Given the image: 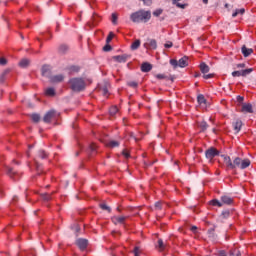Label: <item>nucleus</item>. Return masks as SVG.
<instances>
[{"mask_svg": "<svg viewBox=\"0 0 256 256\" xmlns=\"http://www.w3.org/2000/svg\"><path fill=\"white\" fill-rule=\"evenodd\" d=\"M163 14V9H157L153 12L154 17H159Z\"/></svg>", "mask_w": 256, "mask_h": 256, "instance_id": "a18cd8bd", "label": "nucleus"}, {"mask_svg": "<svg viewBox=\"0 0 256 256\" xmlns=\"http://www.w3.org/2000/svg\"><path fill=\"white\" fill-rule=\"evenodd\" d=\"M139 47H141V40L137 39V40H135V41L131 44L130 49H131L132 51H137V49H139Z\"/></svg>", "mask_w": 256, "mask_h": 256, "instance_id": "393cba45", "label": "nucleus"}, {"mask_svg": "<svg viewBox=\"0 0 256 256\" xmlns=\"http://www.w3.org/2000/svg\"><path fill=\"white\" fill-rule=\"evenodd\" d=\"M210 205H212L213 207H223V205H233V198L227 195H224V196H221V201H219L218 199L211 200Z\"/></svg>", "mask_w": 256, "mask_h": 256, "instance_id": "20e7f679", "label": "nucleus"}, {"mask_svg": "<svg viewBox=\"0 0 256 256\" xmlns=\"http://www.w3.org/2000/svg\"><path fill=\"white\" fill-rule=\"evenodd\" d=\"M200 71L201 73H203V75H205V73H209L210 71L209 65H207L205 62H202L200 64Z\"/></svg>", "mask_w": 256, "mask_h": 256, "instance_id": "b1692460", "label": "nucleus"}, {"mask_svg": "<svg viewBox=\"0 0 256 256\" xmlns=\"http://www.w3.org/2000/svg\"><path fill=\"white\" fill-rule=\"evenodd\" d=\"M242 111L244 113H253V105H251V103L243 104L242 105Z\"/></svg>", "mask_w": 256, "mask_h": 256, "instance_id": "4be33fe9", "label": "nucleus"}, {"mask_svg": "<svg viewBox=\"0 0 256 256\" xmlns=\"http://www.w3.org/2000/svg\"><path fill=\"white\" fill-rule=\"evenodd\" d=\"M241 51L244 57H249L253 53V48H247V46L243 45Z\"/></svg>", "mask_w": 256, "mask_h": 256, "instance_id": "aec40b11", "label": "nucleus"}, {"mask_svg": "<svg viewBox=\"0 0 256 256\" xmlns=\"http://www.w3.org/2000/svg\"><path fill=\"white\" fill-rule=\"evenodd\" d=\"M112 23L113 25H117V14L115 13L112 14Z\"/></svg>", "mask_w": 256, "mask_h": 256, "instance_id": "603ef678", "label": "nucleus"}, {"mask_svg": "<svg viewBox=\"0 0 256 256\" xmlns=\"http://www.w3.org/2000/svg\"><path fill=\"white\" fill-rule=\"evenodd\" d=\"M229 256H241V251H239L238 249L230 250Z\"/></svg>", "mask_w": 256, "mask_h": 256, "instance_id": "ea45409f", "label": "nucleus"}, {"mask_svg": "<svg viewBox=\"0 0 256 256\" xmlns=\"http://www.w3.org/2000/svg\"><path fill=\"white\" fill-rule=\"evenodd\" d=\"M18 65L22 69H27V67H29V65H31V60L29 58H23V59L20 60Z\"/></svg>", "mask_w": 256, "mask_h": 256, "instance_id": "dca6fc26", "label": "nucleus"}, {"mask_svg": "<svg viewBox=\"0 0 256 256\" xmlns=\"http://www.w3.org/2000/svg\"><path fill=\"white\" fill-rule=\"evenodd\" d=\"M232 125L234 127V131L239 133V131H241V127H243V121H241V119H237Z\"/></svg>", "mask_w": 256, "mask_h": 256, "instance_id": "6ab92c4d", "label": "nucleus"}, {"mask_svg": "<svg viewBox=\"0 0 256 256\" xmlns=\"http://www.w3.org/2000/svg\"><path fill=\"white\" fill-rule=\"evenodd\" d=\"M230 215H231V211L226 210L221 213L220 217H222V219H229Z\"/></svg>", "mask_w": 256, "mask_h": 256, "instance_id": "c9c22d12", "label": "nucleus"}, {"mask_svg": "<svg viewBox=\"0 0 256 256\" xmlns=\"http://www.w3.org/2000/svg\"><path fill=\"white\" fill-rule=\"evenodd\" d=\"M176 7H178L179 9H185L187 7V4H181V3H177Z\"/></svg>", "mask_w": 256, "mask_h": 256, "instance_id": "6e6d98bb", "label": "nucleus"}, {"mask_svg": "<svg viewBox=\"0 0 256 256\" xmlns=\"http://www.w3.org/2000/svg\"><path fill=\"white\" fill-rule=\"evenodd\" d=\"M5 171L8 177H10V179H13V181H19L21 177L19 172L15 171L12 167L9 166H5Z\"/></svg>", "mask_w": 256, "mask_h": 256, "instance_id": "423d86ee", "label": "nucleus"}, {"mask_svg": "<svg viewBox=\"0 0 256 256\" xmlns=\"http://www.w3.org/2000/svg\"><path fill=\"white\" fill-rule=\"evenodd\" d=\"M113 37H115V34L113 32H109L106 38V43L109 44L111 41H113Z\"/></svg>", "mask_w": 256, "mask_h": 256, "instance_id": "37998d69", "label": "nucleus"}, {"mask_svg": "<svg viewBox=\"0 0 256 256\" xmlns=\"http://www.w3.org/2000/svg\"><path fill=\"white\" fill-rule=\"evenodd\" d=\"M238 103H243L245 101V98L243 96H237Z\"/></svg>", "mask_w": 256, "mask_h": 256, "instance_id": "13d9d810", "label": "nucleus"}, {"mask_svg": "<svg viewBox=\"0 0 256 256\" xmlns=\"http://www.w3.org/2000/svg\"><path fill=\"white\" fill-rule=\"evenodd\" d=\"M88 151H89L90 153H93L94 151H97V146H96L94 143H92V144L89 146Z\"/></svg>", "mask_w": 256, "mask_h": 256, "instance_id": "de8ad7c7", "label": "nucleus"}, {"mask_svg": "<svg viewBox=\"0 0 256 256\" xmlns=\"http://www.w3.org/2000/svg\"><path fill=\"white\" fill-rule=\"evenodd\" d=\"M133 23H147L151 20V10H139L130 15Z\"/></svg>", "mask_w": 256, "mask_h": 256, "instance_id": "f03ea898", "label": "nucleus"}, {"mask_svg": "<svg viewBox=\"0 0 256 256\" xmlns=\"http://www.w3.org/2000/svg\"><path fill=\"white\" fill-rule=\"evenodd\" d=\"M71 228L74 229V231L76 233V237H79V232L81 231V226H79V224H74Z\"/></svg>", "mask_w": 256, "mask_h": 256, "instance_id": "e433bc0d", "label": "nucleus"}, {"mask_svg": "<svg viewBox=\"0 0 256 256\" xmlns=\"http://www.w3.org/2000/svg\"><path fill=\"white\" fill-rule=\"evenodd\" d=\"M218 255H219V256H227V252H225V250H220V251L218 252Z\"/></svg>", "mask_w": 256, "mask_h": 256, "instance_id": "bf43d9fd", "label": "nucleus"}, {"mask_svg": "<svg viewBox=\"0 0 256 256\" xmlns=\"http://www.w3.org/2000/svg\"><path fill=\"white\" fill-rule=\"evenodd\" d=\"M155 207H156V209H161V204H160L159 202H157V203L155 204Z\"/></svg>", "mask_w": 256, "mask_h": 256, "instance_id": "338daca9", "label": "nucleus"}, {"mask_svg": "<svg viewBox=\"0 0 256 256\" xmlns=\"http://www.w3.org/2000/svg\"><path fill=\"white\" fill-rule=\"evenodd\" d=\"M119 111V108H117V106H112L109 110V113L112 117H114V115H117Z\"/></svg>", "mask_w": 256, "mask_h": 256, "instance_id": "473e14b6", "label": "nucleus"}, {"mask_svg": "<svg viewBox=\"0 0 256 256\" xmlns=\"http://www.w3.org/2000/svg\"><path fill=\"white\" fill-rule=\"evenodd\" d=\"M0 65H7V60L5 58H0Z\"/></svg>", "mask_w": 256, "mask_h": 256, "instance_id": "4d7b16f0", "label": "nucleus"}, {"mask_svg": "<svg viewBox=\"0 0 256 256\" xmlns=\"http://www.w3.org/2000/svg\"><path fill=\"white\" fill-rule=\"evenodd\" d=\"M19 201V198L17 196H14L12 199V203H17Z\"/></svg>", "mask_w": 256, "mask_h": 256, "instance_id": "69168bd1", "label": "nucleus"}, {"mask_svg": "<svg viewBox=\"0 0 256 256\" xmlns=\"http://www.w3.org/2000/svg\"><path fill=\"white\" fill-rule=\"evenodd\" d=\"M80 69L81 68L79 66H70L69 67L70 73H79Z\"/></svg>", "mask_w": 256, "mask_h": 256, "instance_id": "58836bf2", "label": "nucleus"}, {"mask_svg": "<svg viewBox=\"0 0 256 256\" xmlns=\"http://www.w3.org/2000/svg\"><path fill=\"white\" fill-rule=\"evenodd\" d=\"M38 156L40 159H47V152H45V150H39Z\"/></svg>", "mask_w": 256, "mask_h": 256, "instance_id": "a19ab883", "label": "nucleus"}, {"mask_svg": "<svg viewBox=\"0 0 256 256\" xmlns=\"http://www.w3.org/2000/svg\"><path fill=\"white\" fill-rule=\"evenodd\" d=\"M208 233L213 237V235H215V228H210Z\"/></svg>", "mask_w": 256, "mask_h": 256, "instance_id": "052dcab7", "label": "nucleus"}, {"mask_svg": "<svg viewBox=\"0 0 256 256\" xmlns=\"http://www.w3.org/2000/svg\"><path fill=\"white\" fill-rule=\"evenodd\" d=\"M99 23V16L97 14H93L92 16V25L95 26Z\"/></svg>", "mask_w": 256, "mask_h": 256, "instance_id": "79ce46f5", "label": "nucleus"}, {"mask_svg": "<svg viewBox=\"0 0 256 256\" xmlns=\"http://www.w3.org/2000/svg\"><path fill=\"white\" fill-rule=\"evenodd\" d=\"M40 197H42L43 201H51L52 199L51 194L47 193L40 194Z\"/></svg>", "mask_w": 256, "mask_h": 256, "instance_id": "4c0bfd02", "label": "nucleus"}, {"mask_svg": "<svg viewBox=\"0 0 256 256\" xmlns=\"http://www.w3.org/2000/svg\"><path fill=\"white\" fill-rule=\"evenodd\" d=\"M129 57H131V55L123 54V55L113 56L112 59L114 61H117V63H127V59H129Z\"/></svg>", "mask_w": 256, "mask_h": 256, "instance_id": "f8f14e48", "label": "nucleus"}, {"mask_svg": "<svg viewBox=\"0 0 256 256\" xmlns=\"http://www.w3.org/2000/svg\"><path fill=\"white\" fill-rule=\"evenodd\" d=\"M106 147H110L111 149L119 147V141L111 140L106 144Z\"/></svg>", "mask_w": 256, "mask_h": 256, "instance_id": "bb28decb", "label": "nucleus"}, {"mask_svg": "<svg viewBox=\"0 0 256 256\" xmlns=\"http://www.w3.org/2000/svg\"><path fill=\"white\" fill-rule=\"evenodd\" d=\"M100 209H102V211H107L108 213H111V207L107 206V204L105 203H101L99 204Z\"/></svg>", "mask_w": 256, "mask_h": 256, "instance_id": "7c9ffc66", "label": "nucleus"}, {"mask_svg": "<svg viewBox=\"0 0 256 256\" xmlns=\"http://www.w3.org/2000/svg\"><path fill=\"white\" fill-rule=\"evenodd\" d=\"M221 157L224 160V165H226L227 169H231L232 171H234V175H237V171L235 169H237V167L239 169H247V167H249V165H251V160L250 159H241L239 157L234 158V160H231V157L222 154Z\"/></svg>", "mask_w": 256, "mask_h": 256, "instance_id": "f257e3e1", "label": "nucleus"}, {"mask_svg": "<svg viewBox=\"0 0 256 256\" xmlns=\"http://www.w3.org/2000/svg\"><path fill=\"white\" fill-rule=\"evenodd\" d=\"M245 13V9L241 8V9H236L235 12L232 14V17H237V15H243Z\"/></svg>", "mask_w": 256, "mask_h": 256, "instance_id": "f704fd0d", "label": "nucleus"}, {"mask_svg": "<svg viewBox=\"0 0 256 256\" xmlns=\"http://www.w3.org/2000/svg\"><path fill=\"white\" fill-rule=\"evenodd\" d=\"M196 125L200 129V133H205V130L209 129V124L205 121L197 122Z\"/></svg>", "mask_w": 256, "mask_h": 256, "instance_id": "f3484780", "label": "nucleus"}, {"mask_svg": "<svg viewBox=\"0 0 256 256\" xmlns=\"http://www.w3.org/2000/svg\"><path fill=\"white\" fill-rule=\"evenodd\" d=\"M144 5H147V7H151L153 5V0H143Z\"/></svg>", "mask_w": 256, "mask_h": 256, "instance_id": "3c124183", "label": "nucleus"}, {"mask_svg": "<svg viewBox=\"0 0 256 256\" xmlns=\"http://www.w3.org/2000/svg\"><path fill=\"white\" fill-rule=\"evenodd\" d=\"M126 219H127V217H125V216L114 217L113 223H114V225H117V223H120L121 225H124V227H125Z\"/></svg>", "mask_w": 256, "mask_h": 256, "instance_id": "412c9836", "label": "nucleus"}, {"mask_svg": "<svg viewBox=\"0 0 256 256\" xmlns=\"http://www.w3.org/2000/svg\"><path fill=\"white\" fill-rule=\"evenodd\" d=\"M189 57L184 56L182 57L179 61H177L176 59H171L170 60V65H172V67H174V69H177L178 67H187L189 65Z\"/></svg>", "mask_w": 256, "mask_h": 256, "instance_id": "39448f33", "label": "nucleus"}, {"mask_svg": "<svg viewBox=\"0 0 256 256\" xmlns=\"http://www.w3.org/2000/svg\"><path fill=\"white\" fill-rule=\"evenodd\" d=\"M50 83H62V81L65 79V76L63 74L50 76Z\"/></svg>", "mask_w": 256, "mask_h": 256, "instance_id": "ddd939ff", "label": "nucleus"}, {"mask_svg": "<svg viewBox=\"0 0 256 256\" xmlns=\"http://www.w3.org/2000/svg\"><path fill=\"white\" fill-rule=\"evenodd\" d=\"M112 50H113V47L110 44L106 43V45L103 47V51H105V52H109Z\"/></svg>", "mask_w": 256, "mask_h": 256, "instance_id": "49530a36", "label": "nucleus"}, {"mask_svg": "<svg viewBox=\"0 0 256 256\" xmlns=\"http://www.w3.org/2000/svg\"><path fill=\"white\" fill-rule=\"evenodd\" d=\"M45 93L48 97H55V88H48Z\"/></svg>", "mask_w": 256, "mask_h": 256, "instance_id": "2f4dec72", "label": "nucleus"}, {"mask_svg": "<svg viewBox=\"0 0 256 256\" xmlns=\"http://www.w3.org/2000/svg\"><path fill=\"white\" fill-rule=\"evenodd\" d=\"M70 89L74 91V93H81L86 87L87 84L83 78H72L69 81Z\"/></svg>", "mask_w": 256, "mask_h": 256, "instance_id": "7ed1b4c3", "label": "nucleus"}, {"mask_svg": "<svg viewBox=\"0 0 256 256\" xmlns=\"http://www.w3.org/2000/svg\"><path fill=\"white\" fill-rule=\"evenodd\" d=\"M57 117V111L49 110L43 117L44 123H51Z\"/></svg>", "mask_w": 256, "mask_h": 256, "instance_id": "1a4fd4ad", "label": "nucleus"}, {"mask_svg": "<svg viewBox=\"0 0 256 256\" xmlns=\"http://www.w3.org/2000/svg\"><path fill=\"white\" fill-rule=\"evenodd\" d=\"M146 49H157V40L151 39L148 43L144 44Z\"/></svg>", "mask_w": 256, "mask_h": 256, "instance_id": "a211bd4d", "label": "nucleus"}, {"mask_svg": "<svg viewBox=\"0 0 256 256\" xmlns=\"http://www.w3.org/2000/svg\"><path fill=\"white\" fill-rule=\"evenodd\" d=\"M213 77H215V74H204L203 75L204 79H213Z\"/></svg>", "mask_w": 256, "mask_h": 256, "instance_id": "5fc2aeb1", "label": "nucleus"}, {"mask_svg": "<svg viewBox=\"0 0 256 256\" xmlns=\"http://www.w3.org/2000/svg\"><path fill=\"white\" fill-rule=\"evenodd\" d=\"M197 101L199 105H205V103H207V99H205V96L203 94L198 95Z\"/></svg>", "mask_w": 256, "mask_h": 256, "instance_id": "c85d7f7f", "label": "nucleus"}, {"mask_svg": "<svg viewBox=\"0 0 256 256\" xmlns=\"http://www.w3.org/2000/svg\"><path fill=\"white\" fill-rule=\"evenodd\" d=\"M67 51H69V45L67 44H61L58 48V52L60 53V55H65Z\"/></svg>", "mask_w": 256, "mask_h": 256, "instance_id": "5701e85b", "label": "nucleus"}, {"mask_svg": "<svg viewBox=\"0 0 256 256\" xmlns=\"http://www.w3.org/2000/svg\"><path fill=\"white\" fill-rule=\"evenodd\" d=\"M156 78H157V79H160V80H161V79H169V77H168L167 75H165V74H157V75H156Z\"/></svg>", "mask_w": 256, "mask_h": 256, "instance_id": "09e8293b", "label": "nucleus"}, {"mask_svg": "<svg viewBox=\"0 0 256 256\" xmlns=\"http://www.w3.org/2000/svg\"><path fill=\"white\" fill-rule=\"evenodd\" d=\"M134 255L139 256V247L134 248Z\"/></svg>", "mask_w": 256, "mask_h": 256, "instance_id": "e2e57ef3", "label": "nucleus"}, {"mask_svg": "<svg viewBox=\"0 0 256 256\" xmlns=\"http://www.w3.org/2000/svg\"><path fill=\"white\" fill-rule=\"evenodd\" d=\"M253 73V68H248L241 71L232 72V77H247V75Z\"/></svg>", "mask_w": 256, "mask_h": 256, "instance_id": "9d476101", "label": "nucleus"}, {"mask_svg": "<svg viewBox=\"0 0 256 256\" xmlns=\"http://www.w3.org/2000/svg\"><path fill=\"white\" fill-rule=\"evenodd\" d=\"M153 69V65L149 62H144L141 64V71L142 73H149Z\"/></svg>", "mask_w": 256, "mask_h": 256, "instance_id": "2eb2a0df", "label": "nucleus"}, {"mask_svg": "<svg viewBox=\"0 0 256 256\" xmlns=\"http://www.w3.org/2000/svg\"><path fill=\"white\" fill-rule=\"evenodd\" d=\"M98 89L99 91L102 92V94L105 96H107L109 94V84L107 82H104L103 85L99 84L98 85Z\"/></svg>", "mask_w": 256, "mask_h": 256, "instance_id": "4468645a", "label": "nucleus"}, {"mask_svg": "<svg viewBox=\"0 0 256 256\" xmlns=\"http://www.w3.org/2000/svg\"><path fill=\"white\" fill-rule=\"evenodd\" d=\"M34 163H35L37 175H41L43 173V170H41V164L37 160H34Z\"/></svg>", "mask_w": 256, "mask_h": 256, "instance_id": "c756f323", "label": "nucleus"}, {"mask_svg": "<svg viewBox=\"0 0 256 256\" xmlns=\"http://www.w3.org/2000/svg\"><path fill=\"white\" fill-rule=\"evenodd\" d=\"M190 231H192V233H197V226H192Z\"/></svg>", "mask_w": 256, "mask_h": 256, "instance_id": "0e129e2a", "label": "nucleus"}, {"mask_svg": "<svg viewBox=\"0 0 256 256\" xmlns=\"http://www.w3.org/2000/svg\"><path fill=\"white\" fill-rule=\"evenodd\" d=\"M245 67H246L245 63L237 64L238 69H245Z\"/></svg>", "mask_w": 256, "mask_h": 256, "instance_id": "680f3d73", "label": "nucleus"}, {"mask_svg": "<svg viewBox=\"0 0 256 256\" xmlns=\"http://www.w3.org/2000/svg\"><path fill=\"white\" fill-rule=\"evenodd\" d=\"M122 155H123L126 159H129V157H131V155L129 154V152H127L126 149H124V150L122 151Z\"/></svg>", "mask_w": 256, "mask_h": 256, "instance_id": "864d4df0", "label": "nucleus"}, {"mask_svg": "<svg viewBox=\"0 0 256 256\" xmlns=\"http://www.w3.org/2000/svg\"><path fill=\"white\" fill-rule=\"evenodd\" d=\"M158 249L159 251H165V243L163 242V239L158 240Z\"/></svg>", "mask_w": 256, "mask_h": 256, "instance_id": "72a5a7b5", "label": "nucleus"}, {"mask_svg": "<svg viewBox=\"0 0 256 256\" xmlns=\"http://www.w3.org/2000/svg\"><path fill=\"white\" fill-rule=\"evenodd\" d=\"M219 150L215 147H210L205 151L206 159H209L210 161H213L214 157L219 156Z\"/></svg>", "mask_w": 256, "mask_h": 256, "instance_id": "0eeeda50", "label": "nucleus"}, {"mask_svg": "<svg viewBox=\"0 0 256 256\" xmlns=\"http://www.w3.org/2000/svg\"><path fill=\"white\" fill-rule=\"evenodd\" d=\"M31 119H32L33 123H39V121H41V115H39L37 113H33V114H31Z\"/></svg>", "mask_w": 256, "mask_h": 256, "instance_id": "cd10ccee", "label": "nucleus"}, {"mask_svg": "<svg viewBox=\"0 0 256 256\" xmlns=\"http://www.w3.org/2000/svg\"><path fill=\"white\" fill-rule=\"evenodd\" d=\"M11 73V69H6L3 71V73L0 76V83H5V79H7V75Z\"/></svg>", "mask_w": 256, "mask_h": 256, "instance_id": "a878e982", "label": "nucleus"}, {"mask_svg": "<svg viewBox=\"0 0 256 256\" xmlns=\"http://www.w3.org/2000/svg\"><path fill=\"white\" fill-rule=\"evenodd\" d=\"M41 75L42 77H46L47 79L51 78V65L44 64L41 67Z\"/></svg>", "mask_w": 256, "mask_h": 256, "instance_id": "9b49d317", "label": "nucleus"}, {"mask_svg": "<svg viewBox=\"0 0 256 256\" xmlns=\"http://www.w3.org/2000/svg\"><path fill=\"white\" fill-rule=\"evenodd\" d=\"M75 245L78 246L80 251H85V249H87V247H89V240H87L85 238H78L75 241Z\"/></svg>", "mask_w": 256, "mask_h": 256, "instance_id": "6e6552de", "label": "nucleus"}, {"mask_svg": "<svg viewBox=\"0 0 256 256\" xmlns=\"http://www.w3.org/2000/svg\"><path fill=\"white\" fill-rule=\"evenodd\" d=\"M25 255H29V252L24 251V254H20V255H18V256H25Z\"/></svg>", "mask_w": 256, "mask_h": 256, "instance_id": "774afa93", "label": "nucleus"}, {"mask_svg": "<svg viewBox=\"0 0 256 256\" xmlns=\"http://www.w3.org/2000/svg\"><path fill=\"white\" fill-rule=\"evenodd\" d=\"M127 85L129 87H132L133 89H137V87H139V83H137L135 81L128 82Z\"/></svg>", "mask_w": 256, "mask_h": 256, "instance_id": "c03bdc74", "label": "nucleus"}, {"mask_svg": "<svg viewBox=\"0 0 256 256\" xmlns=\"http://www.w3.org/2000/svg\"><path fill=\"white\" fill-rule=\"evenodd\" d=\"M165 49H171L173 47V42L168 41L167 43L164 44Z\"/></svg>", "mask_w": 256, "mask_h": 256, "instance_id": "8fccbe9b", "label": "nucleus"}]
</instances>
